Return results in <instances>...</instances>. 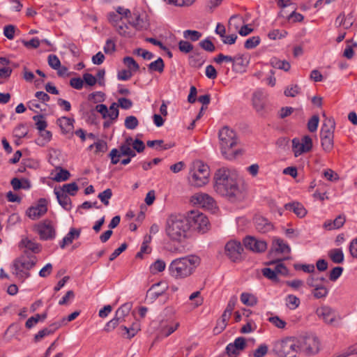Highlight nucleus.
Returning a JSON list of instances; mask_svg holds the SVG:
<instances>
[{
    "label": "nucleus",
    "mask_w": 357,
    "mask_h": 357,
    "mask_svg": "<svg viewBox=\"0 0 357 357\" xmlns=\"http://www.w3.org/2000/svg\"><path fill=\"white\" fill-rule=\"evenodd\" d=\"M287 35V32L284 30L273 29L268 33V37L271 40H277L284 38Z\"/></svg>",
    "instance_id": "obj_57"
},
{
    "label": "nucleus",
    "mask_w": 357,
    "mask_h": 357,
    "mask_svg": "<svg viewBox=\"0 0 357 357\" xmlns=\"http://www.w3.org/2000/svg\"><path fill=\"white\" fill-rule=\"evenodd\" d=\"M123 63L127 67L132 71H137L139 69V64L135 61V60L130 56H126L123 58Z\"/></svg>",
    "instance_id": "obj_53"
},
{
    "label": "nucleus",
    "mask_w": 357,
    "mask_h": 357,
    "mask_svg": "<svg viewBox=\"0 0 357 357\" xmlns=\"http://www.w3.org/2000/svg\"><path fill=\"white\" fill-rule=\"evenodd\" d=\"M254 224L256 230L261 234H266L274 229L273 224L266 218L260 215L255 216Z\"/></svg>",
    "instance_id": "obj_18"
},
{
    "label": "nucleus",
    "mask_w": 357,
    "mask_h": 357,
    "mask_svg": "<svg viewBox=\"0 0 357 357\" xmlns=\"http://www.w3.org/2000/svg\"><path fill=\"white\" fill-rule=\"evenodd\" d=\"M328 257L335 264H341L344 261V253L340 248H334L328 252Z\"/></svg>",
    "instance_id": "obj_32"
},
{
    "label": "nucleus",
    "mask_w": 357,
    "mask_h": 357,
    "mask_svg": "<svg viewBox=\"0 0 357 357\" xmlns=\"http://www.w3.org/2000/svg\"><path fill=\"white\" fill-rule=\"evenodd\" d=\"M343 271V268L340 266H336L333 268L329 274V279L331 281H335L337 280L340 276L342 275Z\"/></svg>",
    "instance_id": "obj_64"
},
{
    "label": "nucleus",
    "mask_w": 357,
    "mask_h": 357,
    "mask_svg": "<svg viewBox=\"0 0 357 357\" xmlns=\"http://www.w3.org/2000/svg\"><path fill=\"white\" fill-rule=\"evenodd\" d=\"M284 208L286 210L292 211L299 218H303L307 213L304 206L299 202L286 204Z\"/></svg>",
    "instance_id": "obj_25"
},
{
    "label": "nucleus",
    "mask_w": 357,
    "mask_h": 357,
    "mask_svg": "<svg viewBox=\"0 0 357 357\" xmlns=\"http://www.w3.org/2000/svg\"><path fill=\"white\" fill-rule=\"evenodd\" d=\"M47 203L46 199H39L35 206H31L26 210L27 216L32 220L39 219L47 213Z\"/></svg>",
    "instance_id": "obj_13"
},
{
    "label": "nucleus",
    "mask_w": 357,
    "mask_h": 357,
    "mask_svg": "<svg viewBox=\"0 0 357 357\" xmlns=\"http://www.w3.org/2000/svg\"><path fill=\"white\" fill-rule=\"evenodd\" d=\"M270 63L273 68L283 70L285 72L289 71L291 68V65L288 61L285 60L282 61L276 57L272 58Z\"/></svg>",
    "instance_id": "obj_31"
},
{
    "label": "nucleus",
    "mask_w": 357,
    "mask_h": 357,
    "mask_svg": "<svg viewBox=\"0 0 357 357\" xmlns=\"http://www.w3.org/2000/svg\"><path fill=\"white\" fill-rule=\"evenodd\" d=\"M33 119L36 122V128L39 131H43L47 128V123L43 115H36L33 117Z\"/></svg>",
    "instance_id": "obj_45"
},
{
    "label": "nucleus",
    "mask_w": 357,
    "mask_h": 357,
    "mask_svg": "<svg viewBox=\"0 0 357 357\" xmlns=\"http://www.w3.org/2000/svg\"><path fill=\"white\" fill-rule=\"evenodd\" d=\"M319 122V117L318 115H314L307 122V129L310 132H314L317 130Z\"/></svg>",
    "instance_id": "obj_58"
},
{
    "label": "nucleus",
    "mask_w": 357,
    "mask_h": 357,
    "mask_svg": "<svg viewBox=\"0 0 357 357\" xmlns=\"http://www.w3.org/2000/svg\"><path fill=\"white\" fill-rule=\"evenodd\" d=\"M346 221L344 215H338L333 221L328 220L324 223V227L327 230L337 229L342 227Z\"/></svg>",
    "instance_id": "obj_23"
},
{
    "label": "nucleus",
    "mask_w": 357,
    "mask_h": 357,
    "mask_svg": "<svg viewBox=\"0 0 357 357\" xmlns=\"http://www.w3.org/2000/svg\"><path fill=\"white\" fill-rule=\"evenodd\" d=\"M192 201L204 208H212L214 205V199L206 193H197L192 197Z\"/></svg>",
    "instance_id": "obj_21"
},
{
    "label": "nucleus",
    "mask_w": 357,
    "mask_h": 357,
    "mask_svg": "<svg viewBox=\"0 0 357 357\" xmlns=\"http://www.w3.org/2000/svg\"><path fill=\"white\" fill-rule=\"evenodd\" d=\"M20 246L25 248V250L28 251L29 252L31 251L33 255L34 253H38L40 251V245L34 241H32L28 238L22 239L20 243Z\"/></svg>",
    "instance_id": "obj_26"
},
{
    "label": "nucleus",
    "mask_w": 357,
    "mask_h": 357,
    "mask_svg": "<svg viewBox=\"0 0 357 357\" xmlns=\"http://www.w3.org/2000/svg\"><path fill=\"white\" fill-rule=\"evenodd\" d=\"M57 123L61 129L68 131L73 128L74 119L63 116L57 120Z\"/></svg>",
    "instance_id": "obj_40"
},
{
    "label": "nucleus",
    "mask_w": 357,
    "mask_h": 357,
    "mask_svg": "<svg viewBox=\"0 0 357 357\" xmlns=\"http://www.w3.org/2000/svg\"><path fill=\"white\" fill-rule=\"evenodd\" d=\"M130 146L128 144H121L119 146V149H113L109 153V157L111 158V162L114 165L117 164L120 161V158L123 155L126 156L128 154Z\"/></svg>",
    "instance_id": "obj_19"
},
{
    "label": "nucleus",
    "mask_w": 357,
    "mask_h": 357,
    "mask_svg": "<svg viewBox=\"0 0 357 357\" xmlns=\"http://www.w3.org/2000/svg\"><path fill=\"white\" fill-rule=\"evenodd\" d=\"M59 172L56 173L55 176L54 177V180L56 182L65 181H67L70 176V174L67 169H64L61 167L56 168Z\"/></svg>",
    "instance_id": "obj_43"
},
{
    "label": "nucleus",
    "mask_w": 357,
    "mask_h": 357,
    "mask_svg": "<svg viewBox=\"0 0 357 357\" xmlns=\"http://www.w3.org/2000/svg\"><path fill=\"white\" fill-rule=\"evenodd\" d=\"M48 64L53 69H59L61 66V61L57 56L54 54H50L48 56Z\"/></svg>",
    "instance_id": "obj_63"
},
{
    "label": "nucleus",
    "mask_w": 357,
    "mask_h": 357,
    "mask_svg": "<svg viewBox=\"0 0 357 357\" xmlns=\"http://www.w3.org/2000/svg\"><path fill=\"white\" fill-rule=\"evenodd\" d=\"M35 230L41 240L47 241L55 238L56 231L52 222L46 219L35 226Z\"/></svg>",
    "instance_id": "obj_11"
},
{
    "label": "nucleus",
    "mask_w": 357,
    "mask_h": 357,
    "mask_svg": "<svg viewBox=\"0 0 357 357\" xmlns=\"http://www.w3.org/2000/svg\"><path fill=\"white\" fill-rule=\"evenodd\" d=\"M243 251V248L238 241H230L225 245L226 255L233 261H236L242 258Z\"/></svg>",
    "instance_id": "obj_14"
},
{
    "label": "nucleus",
    "mask_w": 357,
    "mask_h": 357,
    "mask_svg": "<svg viewBox=\"0 0 357 357\" xmlns=\"http://www.w3.org/2000/svg\"><path fill=\"white\" fill-rule=\"evenodd\" d=\"M200 263L201 259L195 255L175 259L169 266V274L176 279L186 278L193 274Z\"/></svg>",
    "instance_id": "obj_3"
},
{
    "label": "nucleus",
    "mask_w": 357,
    "mask_h": 357,
    "mask_svg": "<svg viewBox=\"0 0 357 357\" xmlns=\"http://www.w3.org/2000/svg\"><path fill=\"white\" fill-rule=\"evenodd\" d=\"M167 289L168 286L167 283L164 282H160L153 284L147 291L146 300L153 302L159 296L164 294Z\"/></svg>",
    "instance_id": "obj_17"
},
{
    "label": "nucleus",
    "mask_w": 357,
    "mask_h": 357,
    "mask_svg": "<svg viewBox=\"0 0 357 357\" xmlns=\"http://www.w3.org/2000/svg\"><path fill=\"white\" fill-rule=\"evenodd\" d=\"M179 324L178 322L172 324L167 325L166 324H161L160 334L164 337H168L172 333H173L178 327Z\"/></svg>",
    "instance_id": "obj_37"
},
{
    "label": "nucleus",
    "mask_w": 357,
    "mask_h": 357,
    "mask_svg": "<svg viewBox=\"0 0 357 357\" xmlns=\"http://www.w3.org/2000/svg\"><path fill=\"white\" fill-rule=\"evenodd\" d=\"M273 248L276 252L279 253H289L291 251L290 247L280 238H276L273 241Z\"/></svg>",
    "instance_id": "obj_30"
},
{
    "label": "nucleus",
    "mask_w": 357,
    "mask_h": 357,
    "mask_svg": "<svg viewBox=\"0 0 357 357\" xmlns=\"http://www.w3.org/2000/svg\"><path fill=\"white\" fill-rule=\"evenodd\" d=\"M202 36V34L201 32L195 30L188 29L183 31V37L192 42L199 40Z\"/></svg>",
    "instance_id": "obj_44"
},
{
    "label": "nucleus",
    "mask_w": 357,
    "mask_h": 357,
    "mask_svg": "<svg viewBox=\"0 0 357 357\" xmlns=\"http://www.w3.org/2000/svg\"><path fill=\"white\" fill-rule=\"evenodd\" d=\"M240 298L241 301L248 306H254L257 303V298L249 293H242Z\"/></svg>",
    "instance_id": "obj_38"
},
{
    "label": "nucleus",
    "mask_w": 357,
    "mask_h": 357,
    "mask_svg": "<svg viewBox=\"0 0 357 357\" xmlns=\"http://www.w3.org/2000/svg\"><path fill=\"white\" fill-rule=\"evenodd\" d=\"M242 22H243V19L241 15H232L229 20V29L234 27V29L236 30L239 28Z\"/></svg>",
    "instance_id": "obj_50"
},
{
    "label": "nucleus",
    "mask_w": 357,
    "mask_h": 357,
    "mask_svg": "<svg viewBox=\"0 0 357 357\" xmlns=\"http://www.w3.org/2000/svg\"><path fill=\"white\" fill-rule=\"evenodd\" d=\"M273 351L278 357H296L299 352L297 338L290 337L276 342Z\"/></svg>",
    "instance_id": "obj_7"
},
{
    "label": "nucleus",
    "mask_w": 357,
    "mask_h": 357,
    "mask_svg": "<svg viewBox=\"0 0 357 357\" xmlns=\"http://www.w3.org/2000/svg\"><path fill=\"white\" fill-rule=\"evenodd\" d=\"M178 49L181 52L187 54L193 50V45L187 40H181L178 43Z\"/></svg>",
    "instance_id": "obj_60"
},
{
    "label": "nucleus",
    "mask_w": 357,
    "mask_h": 357,
    "mask_svg": "<svg viewBox=\"0 0 357 357\" xmlns=\"http://www.w3.org/2000/svg\"><path fill=\"white\" fill-rule=\"evenodd\" d=\"M15 26L13 24L6 25L3 28V34L9 40L14 38Z\"/></svg>",
    "instance_id": "obj_62"
},
{
    "label": "nucleus",
    "mask_w": 357,
    "mask_h": 357,
    "mask_svg": "<svg viewBox=\"0 0 357 357\" xmlns=\"http://www.w3.org/2000/svg\"><path fill=\"white\" fill-rule=\"evenodd\" d=\"M124 124L127 129L134 130L138 126L139 121L135 116H129L126 118Z\"/></svg>",
    "instance_id": "obj_51"
},
{
    "label": "nucleus",
    "mask_w": 357,
    "mask_h": 357,
    "mask_svg": "<svg viewBox=\"0 0 357 357\" xmlns=\"http://www.w3.org/2000/svg\"><path fill=\"white\" fill-rule=\"evenodd\" d=\"M112 196V191L110 188L105 190L103 192L98 194V197L105 205H109V200Z\"/></svg>",
    "instance_id": "obj_55"
},
{
    "label": "nucleus",
    "mask_w": 357,
    "mask_h": 357,
    "mask_svg": "<svg viewBox=\"0 0 357 357\" xmlns=\"http://www.w3.org/2000/svg\"><path fill=\"white\" fill-rule=\"evenodd\" d=\"M219 139L222 155L227 160H233L240 153L239 150L232 151L238 143L236 132L227 126L219 132Z\"/></svg>",
    "instance_id": "obj_4"
},
{
    "label": "nucleus",
    "mask_w": 357,
    "mask_h": 357,
    "mask_svg": "<svg viewBox=\"0 0 357 357\" xmlns=\"http://www.w3.org/2000/svg\"><path fill=\"white\" fill-rule=\"evenodd\" d=\"M118 108V104L116 102H113L108 109V115H107V118L108 117L111 121L117 119L119 114Z\"/></svg>",
    "instance_id": "obj_47"
},
{
    "label": "nucleus",
    "mask_w": 357,
    "mask_h": 357,
    "mask_svg": "<svg viewBox=\"0 0 357 357\" xmlns=\"http://www.w3.org/2000/svg\"><path fill=\"white\" fill-rule=\"evenodd\" d=\"M59 328L60 325L56 324V322L50 324L48 327L44 328L35 335L33 338L34 342H38L40 341L45 337L53 334Z\"/></svg>",
    "instance_id": "obj_22"
},
{
    "label": "nucleus",
    "mask_w": 357,
    "mask_h": 357,
    "mask_svg": "<svg viewBox=\"0 0 357 357\" xmlns=\"http://www.w3.org/2000/svg\"><path fill=\"white\" fill-rule=\"evenodd\" d=\"M37 262L36 255L24 250L22 255L15 259L13 264V274L22 280L30 277L29 271Z\"/></svg>",
    "instance_id": "obj_5"
},
{
    "label": "nucleus",
    "mask_w": 357,
    "mask_h": 357,
    "mask_svg": "<svg viewBox=\"0 0 357 357\" xmlns=\"http://www.w3.org/2000/svg\"><path fill=\"white\" fill-rule=\"evenodd\" d=\"M78 186L76 183H70L64 184L61 190V192H63L66 194H68L71 196H74L76 195L77 190H78Z\"/></svg>",
    "instance_id": "obj_41"
},
{
    "label": "nucleus",
    "mask_w": 357,
    "mask_h": 357,
    "mask_svg": "<svg viewBox=\"0 0 357 357\" xmlns=\"http://www.w3.org/2000/svg\"><path fill=\"white\" fill-rule=\"evenodd\" d=\"M135 20L129 21L130 24L135 27L137 30L147 29L149 27V22L146 18H142L140 15L134 13Z\"/></svg>",
    "instance_id": "obj_28"
},
{
    "label": "nucleus",
    "mask_w": 357,
    "mask_h": 357,
    "mask_svg": "<svg viewBox=\"0 0 357 357\" xmlns=\"http://www.w3.org/2000/svg\"><path fill=\"white\" fill-rule=\"evenodd\" d=\"M299 352L307 356L317 354L321 349L319 339L314 335L301 336L297 338Z\"/></svg>",
    "instance_id": "obj_9"
},
{
    "label": "nucleus",
    "mask_w": 357,
    "mask_h": 357,
    "mask_svg": "<svg viewBox=\"0 0 357 357\" xmlns=\"http://www.w3.org/2000/svg\"><path fill=\"white\" fill-rule=\"evenodd\" d=\"M165 231L171 241L183 243L189 233L188 222L185 216L180 213L169 215L165 222Z\"/></svg>",
    "instance_id": "obj_2"
},
{
    "label": "nucleus",
    "mask_w": 357,
    "mask_h": 357,
    "mask_svg": "<svg viewBox=\"0 0 357 357\" xmlns=\"http://www.w3.org/2000/svg\"><path fill=\"white\" fill-rule=\"evenodd\" d=\"M80 235V230L75 228H71L66 236L63 238L60 243V247L64 248L66 245L73 243L75 238H78Z\"/></svg>",
    "instance_id": "obj_27"
},
{
    "label": "nucleus",
    "mask_w": 357,
    "mask_h": 357,
    "mask_svg": "<svg viewBox=\"0 0 357 357\" xmlns=\"http://www.w3.org/2000/svg\"><path fill=\"white\" fill-rule=\"evenodd\" d=\"M54 193L59 204L66 211H70L72 208L71 199L66 193L54 190Z\"/></svg>",
    "instance_id": "obj_24"
},
{
    "label": "nucleus",
    "mask_w": 357,
    "mask_h": 357,
    "mask_svg": "<svg viewBox=\"0 0 357 357\" xmlns=\"http://www.w3.org/2000/svg\"><path fill=\"white\" fill-rule=\"evenodd\" d=\"M166 264L162 259H157L154 263H153L150 266V271L153 274H156L158 273L162 272L165 269Z\"/></svg>",
    "instance_id": "obj_42"
},
{
    "label": "nucleus",
    "mask_w": 357,
    "mask_h": 357,
    "mask_svg": "<svg viewBox=\"0 0 357 357\" xmlns=\"http://www.w3.org/2000/svg\"><path fill=\"white\" fill-rule=\"evenodd\" d=\"M316 313L317 316L322 319L325 323L332 324L335 319V313L334 310L328 306H322L319 307Z\"/></svg>",
    "instance_id": "obj_20"
},
{
    "label": "nucleus",
    "mask_w": 357,
    "mask_h": 357,
    "mask_svg": "<svg viewBox=\"0 0 357 357\" xmlns=\"http://www.w3.org/2000/svg\"><path fill=\"white\" fill-rule=\"evenodd\" d=\"M287 306L291 310H295L300 305V299L292 294L288 295L287 298Z\"/></svg>",
    "instance_id": "obj_46"
},
{
    "label": "nucleus",
    "mask_w": 357,
    "mask_h": 357,
    "mask_svg": "<svg viewBox=\"0 0 357 357\" xmlns=\"http://www.w3.org/2000/svg\"><path fill=\"white\" fill-rule=\"evenodd\" d=\"M261 39L259 36H252L245 42L244 47L247 50L256 47L260 43Z\"/></svg>",
    "instance_id": "obj_54"
},
{
    "label": "nucleus",
    "mask_w": 357,
    "mask_h": 357,
    "mask_svg": "<svg viewBox=\"0 0 357 357\" xmlns=\"http://www.w3.org/2000/svg\"><path fill=\"white\" fill-rule=\"evenodd\" d=\"M165 63L162 58L159 57L155 61L150 63L148 66L149 72H158L162 73L164 71Z\"/></svg>",
    "instance_id": "obj_35"
},
{
    "label": "nucleus",
    "mask_w": 357,
    "mask_h": 357,
    "mask_svg": "<svg viewBox=\"0 0 357 357\" xmlns=\"http://www.w3.org/2000/svg\"><path fill=\"white\" fill-rule=\"evenodd\" d=\"M230 316L229 314H226L223 313L221 316V318L217 321V324L215 327L213 328V332L215 334H219L222 333L227 325V321L229 320Z\"/></svg>",
    "instance_id": "obj_33"
},
{
    "label": "nucleus",
    "mask_w": 357,
    "mask_h": 357,
    "mask_svg": "<svg viewBox=\"0 0 357 357\" xmlns=\"http://www.w3.org/2000/svg\"><path fill=\"white\" fill-rule=\"evenodd\" d=\"M199 46L208 52H213L215 50V47L209 38H206L199 43Z\"/></svg>",
    "instance_id": "obj_56"
},
{
    "label": "nucleus",
    "mask_w": 357,
    "mask_h": 357,
    "mask_svg": "<svg viewBox=\"0 0 357 357\" xmlns=\"http://www.w3.org/2000/svg\"><path fill=\"white\" fill-rule=\"evenodd\" d=\"M188 222L189 229L197 231L199 233H206L209 229L208 218L199 211H192L185 216Z\"/></svg>",
    "instance_id": "obj_10"
},
{
    "label": "nucleus",
    "mask_w": 357,
    "mask_h": 357,
    "mask_svg": "<svg viewBox=\"0 0 357 357\" xmlns=\"http://www.w3.org/2000/svg\"><path fill=\"white\" fill-rule=\"evenodd\" d=\"M252 104L257 112H261L264 108V94L258 91L254 93L252 96Z\"/></svg>",
    "instance_id": "obj_29"
},
{
    "label": "nucleus",
    "mask_w": 357,
    "mask_h": 357,
    "mask_svg": "<svg viewBox=\"0 0 357 357\" xmlns=\"http://www.w3.org/2000/svg\"><path fill=\"white\" fill-rule=\"evenodd\" d=\"M301 93V87L298 84H291L284 90V95L287 97H295Z\"/></svg>",
    "instance_id": "obj_48"
},
{
    "label": "nucleus",
    "mask_w": 357,
    "mask_h": 357,
    "mask_svg": "<svg viewBox=\"0 0 357 357\" xmlns=\"http://www.w3.org/2000/svg\"><path fill=\"white\" fill-rule=\"evenodd\" d=\"M133 53L137 56H141L144 59L146 60H151L153 58V54L151 52H149L142 48H137L135 50Z\"/></svg>",
    "instance_id": "obj_61"
},
{
    "label": "nucleus",
    "mask_w": 357,
    "mask_h": 357,
    "mask_svg": "<svg viewBox=\"0 0 357 357\" xmlns=\"http://www.w3.org/2000/svg\"><path fill=\"white\" fill-rule=\"evenodd\" d=\"M215 191L221 196L231 201L241 199L244 197V189L240 185L231 171L227 168L218 169L214 175Z\"/></svg>",
    "instance_id": "obj_1"
},
{
    "label": "nucleus",
    "mask_w": 357,
    "mask_h": 357,
    "mask_svg": "<svg viewBox=\"0 0 357 357\" xmlns=\"http://www.w3.org/2000/svg\"><path fill=\"white\" fill-rule=\"evenodd\" d=\"M328 294V289L322 284H319L317 287L313 288L312 294L317 299L323 298L327 296Z\"/></svg>",
    "instance_id": "obj_36"
},
{
    "label": "nucleus",
    "mask_w": 357,
    "mask_h": 357,
    "mask_svg": "<svg viewBox=\"0 0 357 357\" xmlns=\"http://www.w3.org/2000/svg\"><path fill=\"white\" fill-rule=\"evenodd\" d=\"M282 260H277L276 261H271L270 264H276L274 271L276 272V275L278 274L282 275H287L289 271L287 268L281 262Z\"/></svg>",
    "instance_id": "obj_49"
},
{
    "label": "nucleus",
    "mask_w": 357,
    "mask_h": 357,
    "mask_svg": "<svg viewBox=\"0 0 357 357\" xmlns=\"http://www.w3.org/2000/svg\"><path fill=\"white\" fill-rule=\"evenodd\" d=\"M245 248L254 252H263L267 248V243L264 241L258 240L250 236H246L243 241Z\"/></svg>",
    "instance_id": "obj_15"
},
{
    "label": "nucleus",
    "mask_w": 357,
    "mask_h": 357,
    "mask_svg": "<svg viewBox=\"0 0 357 357\" xmlns=\"http://www.w3.org/2000/svg\"><path fill=\"white\" fill-rule=\"evenodd\" d=\"M335 128V120L326 118L323 123L320 131L321 144L325 152H330L334 146V130Z\"/></svg>",
    "instance_id": "obj_8"
},
{
    "label": "nucleus",
    "mask_w": 357,
    "mask_h": 357,
    "mask_svg": "<svg viewBox=\"0 0 357 357\" xmlns=\"http://www.w3.org/2000/svg\"><path fill=\"white\" fill-rule=\"evenodd\" d=\"M268 320L275 327L280 329L284 328L287 325V323L284 320L281 319L278 316L271 317Z\"/></svg>",
    "instance_id": "obj_59"
},
{
    "label": "nucleus",
    "mask_w": 357,
    "mask_h": 357,
    "mask_svg": "<svg viewBox=\"0 0 357 357\" xmlns=\"http://www.w3.org/2000/svg\"><path fill=\"white\" fill-rule=\"evenodd\" d=\"M132 309L131 303H126L123 304L116 312V316L120 319L123 320L126 317Z\"/></svg>",
    "instance_id": "obj_39"
},
{
    "label": "nucleus",
    "mask_w": 357,
    "mask_h": 357,
    "mask_svg": "<svg viewBox=\"0 0 357 357\" xmlns=\"http://www.w3.org/2000/svg\"><path fill=\"white\" fill-rule=\"evenodd\" d=\"M248 63V61H245L242 55L236 56L234 63L232 66V70L236 73L243 72L247 66Z\"/></svg>",
    "instance_id": "obj_34"
},
{
    "label": "nucleus",
    "mask_w": 357,
    "mask_h": 357,
    "mask_svg": "<svg viewBox=\"0 0 357 357\" xmlns=\"http://www.w3.org/2000/svg\"><path fill=\"white\" fill-rule=\"evenodd\" d=\"M261 273L264 277L273 282H278L279 281L276 272L270 268H264L261 270Z\"/></svg>",
    "instance_id": "obj_52"
},
{
    "label": "nucleus",
    "mask_w": 357,
    "mask_h": 357,
    "mask_svg": "<svg viewBox=\"0 0 357 357\" xmlns=\"http://www.w3.org/2000/svg\"><path fill=\"white\" fill-rule=\"evenodd\" d=\"M209 175L208 166L198 160L192 164L189 173L188 181L192 186L202 187L208 182Z\"/></svg>",
    "instance_id": "obj_6"
},
{
    "label": "nucleus",
    "mask_w": 357,
    "mask_h": 357,
    "mask_svg": "<svg viewBox=\"0 0 357 357\" xmlns=\"http://www.w3.org/2000/svg\"><path fill=\"white\" fill-rule=\"evenodd\" d=\"M312 148V138L308 135L303 136L301 139H292V149L296 157L303 153L309 152Z\"/></svg>",
    "instance_id": "obj_12"
},
{
    "label": "nucleus",
    "mask_w": 357,
    "mask_h": 357,
    "mask_svg": "<svg viewBox=\"0 0 357 357\" xmlns=\"http://www.w3.org/2000/svg\"><path fill=\"white\" fill-rule=\"evenodd\" d=\"M246 340L243 337H237L233 343L226 347V354L229 357H237L246 347Z\"/></svg>",
    "instance_id": "obj_16"
}]
</instances>
